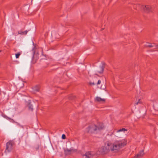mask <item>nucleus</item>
I'll use <instances>...</instances> for the list:
<instances>
[{"mask_svg": "<svg viewBox=\"0 0 158 158\" xmlns=\"http://www.w3.org/2000/svg\"><path fill=\"white\" fill-rule=\"evenodd\" d=\"M28 31L27 30H26L25 31H18V33L19 34L21 35H26Z\"/></svg>", "mask_w": 158, "mask_h": 158, "instance_id": "ddd939ff", "label": "nucleus"}, {"mask_svg": "<svg viewBox=\"0 0 158 158\" xmlns=\"http://www.w3.org/2000/svg\"><path fill=\"white\" fill-rule=\"evenodd\" d=\"M104 64H102V65L100 66L97 70V72L99 74L102 73L104 69Z\"/></svg>", "mask_w": 158, "mask_h": 158, "instance_id": "0eeeda50", "label": "nucleus"}, {"mask_svg": "<svg viewBox=\"0 0 158 158\" xmlns=\"http://www.w3.org/2000/svg\"><path fill=\"white\" fill-rule=\"evenodd\" d=\"M21 52H19L18 53L15 54V57L16 58H19L20 55H21Z\"/></svg>", "mask_w": 158, "mask_h": 158, "instance_id": "dca6fc26", "label": "nucleus"}, {"mask_svg": "<svg viewBox=\"0 0 158 158\" xmlns=\"http://www.w3.org/2000/svg\"><path fill=\"white\" fill-rule=\"evenodd\" d=\"M71 151L72 149H69L67 148L64 151L66 154H69L70 153V152Z\"/></svg>", "mask_w": 158, "mask_h": 158, "instance_id": "4468645a", "label": "nucleus"}, {"mask_svg": "<svg viewBox=\"0 0 158 158\" xmlns=\"http://www.w3.org/2000/svg\"><path fill=\"white\" fill-rule=\"evenodd\" d=\"M127 131V129L124 128H123L120 129L118 130L117 132H119L121 131L125 132V131Z\"/></svg>", "mask_w": 158, "mask_h": 158, "instance_id": "2eb2a0df", "label": "nucleus"}, {"mask_svg": "<svg viewBox=\"0 0 158 158\" xmlns=\"http://www.w3.org/2000/svg\"><path fill=\"white\" fill-rule=\"evenodd\" d=\"M143 8L144 11L146 13H148L152 11L151 7L150 6H143Z\"/></svg>", "mask_w": 158, "mask_h": 158, "instance_id": "6e6552de", "label": "nucleus"}, {"mask_svg": "<svg viewBox=\"0 0 158 158\" xmlns=\"http://www.w3.org/2000/svg\"><path fill=\"white\" fill-rule=\"evenodd\" d=\"M147 47L152 48L154 47L153 45H152L151 44L148 43V44L146 46Z\"/></svg>", "mask_w": 158, "mask_h": 158, "instance_id": "f3484780", "label": "nucleus"}, {"mask_svg": "<svg viewBox=\"0 0 158 158\" xmlns=\"http://www.w3.org/2000/svg\"><path fill=\"white\" fill-rule=\"evenodd\" d=\"M1 52V50H0V52Z\"/></svg>", "mask_w": 158, "mask_h": 158, "instance_id": "b1692460", "label": "nucleus"}, {"mask_svg": "<svg viewBox=\"0 0 158 158\" xmlns=\"http://www.w3.org/2000/svg\"><path fill=\"white\" fill-rule=\"evenodd\" d=\"M110 150V147L107 144L106 146L102 147L99 149V151L102 154H106Z\"/></svg>", "mask_w": 158, "mask_h": 158, "instance_id": "20e7f679", "label": "nucleus"}, {"mask_svg": "<svg viewBox=\"0 0 158 158\" xmlns=\"http://www.w3.org/2000/svg\"><path fill=\"white\" fill-rule=\"evenodd\" d=\"M94 156L93 153L91 152H86L85 154L83 155L84 158H92Z\"/></svg>", "mask_w": 158, "mask_h": 158, "instance_id": "423d86ee", "label": "nucleus"}, {"mask_svg": "<svg viewBox=\"0 0 158 158\" xmlns=\"http://www.w3.org/2000/svg\"><path fill=\"white\" fill-rule=\"evenodd\" d=\"M40 87L39 85H36L35 86H34L33 88V91L34 92L39 91L40 89Z\"/></svg>", "mask_w": 158, "mask_h": 158, "instance_id": "f8f14e48", "label": "nucleus"}, {"mask_svg": "<svg viewBox=\"0 0 158 158\" xmlns=\"http://www.w3.org/2000/svg\"><path fill=\"white\" fill-rule=\"evenodd\" d=\"M101 83V81L100 80H99L97 84L99 85V84H100Z\"/></svg>", "mask_w": 158, "mask_h": 158, "instance_id": "aec40b11", "label": "nucleus"}, {"mask_svg": "<svg viewBox=\"0 0 158 158\" xmlns=\"http://www.w3.org/2000/svg\"><path fill=\"white\" fill-rule=\"evenodd\" d=\"M141 103V101L140 100V99H139L138 101L136 102L135 103V105H138L139 103Z\"/></svg>", "mask_w": 158, "mask_h": 158, "instance_id": "a211bd4d", "label": "nucleus"}, {"mask_svg": "<svg viewBox=\"0 0 158 158\" xmlns=\"http://www.w3.org/2000/svg\"><path fill=\"white\" fill-rule=\"evenodd\" d=\"M89 84L90 85H95V84L94 82L93 83H91V82L89 83Z\"/></svg>", "mask_w": 158, "mask_h": 158, "instance_id": "412c9836", "label": "nucleus"}, {"mask_svg": "<svg viewBox=\"0 0 158 158\" xmlns=\"http://www.w3.org/2000/svg\"><path fill=\"white\" fill-rule=\"evenodd\" d=\"M144 154L143 150L141 151L136 155L134 156V158H141L144 156Z\"/></svg>", "mask_w": 158, "mask_h": 158, "instance_id": "1a4fd4ad", "label": "nucleus"}, {"mask_svg": "<svg viewBox=\"0 0 158 158\" xmlns=\"http://www.w3.org/2000/svg\"><path fill=\"white\" fill-rule=\"evenodd\" d=\"M69 99H73V98H70V97H69Z\"/></svg>", "mask_w": 158, "mask_h": 158, "instance_id": "5701e85b", "label": "nucleus"}, {"mask_svg": "<svg viewBox=\"0 0 158 158\" xmlns=\"http://www.w3.org/2000/svg\"><path fill=\"white\" fill-rule=\"evenodd\" d=\"M104 128V126L102 123H100L98 126L92 124L89 126L87 128V131L88 133H97L99 131L103 130Z\"/></svg>", "mask_w": 158, "mask_h": 158, "instance_id": "f03ea898", "label": "nucleus"}, {"mask_svg": "<svg viewBox=\"0 0 158 158\" xmlns=\"http://www.w3.org/2000/svg\"><path fill=\"white\" fill-rule=\"evenodd\" d=\"M126 144V141L125 140H116L113 144L110 142L108 143V145L110 147V150L111 151L118 150L124 147Z\"/></svg>", "mask_w": 158, "mask_h": 158, "instance_id": "f257e3e1", "label": "nucleus"}, {"mask_svg": "<svg viewBox=\"0 0 158 158\" xmlns=\"http://www.w3.org/2000/svg\"><path fill=\"white\" fill-rule=\"evenodd\" d=\"M95 101L98 102H104L105 101V99L97 97L95 99Z\"/></svg>", "mask_w": 158, "mask_h": 158, "instance_id": "9d476101", "label": "nucleus"}, {"mask_svg": "<svg viewBox=\"0 0 158 158\" xmlns=\"http://www.w3.org/2000/svg\"><path fill=\"white\" fill-rule=\"evenodd\" d=\"M62 138L63 139H64L66 138V136L64 134H63L62 136Z\"/></svg>", "mask_w": 158, "mask_h": 158, "instance_id": "6ab92c4d", "label": "nucleus"}, {"mask_svg": "<svg viewBox=\"0 0 158 158\" xmlns=\"http://www.w3.org/2000/svg\"><path fill=\"white\" fill-rule=\"evenodd\" d=\"M27 106L28 107L29 110L32 111L33 110V106L31 104V101H29L28 102V104L27 105Z\"/></svg>", "mask_w": 158, "mask_h": 158, "instance_id": "9b49d317", "label": "nucleus"}, {"mask_svg": "<svg viewBox=\"0 0 158 158\" xmlns=\"http://www.w3.org/2000/svg\"><path fill=\"white\" fill-rule=\"evenodd\" d=\"M14 142L12 141H10L6 143V151H10L12 148L14 144Z\"/></svg>", "mask_w": 158, "mask_h": 158, "instance_id": "39448f33", "label": "nucleus"}, {"mask_svg": "<svg viewBox=\"0 0 158 158\" xmlns=\"http://www.w3.org/2000/svg\"><path fill=\"white\" fill-rule=\"evenodd\" d=\"M35 48V47H34L32 49V51L34 54L32 58V62L33 64L35 63L39 58V54L38 52L36 53Z\"/></svg>", "mask_w": 158, "mask_h": 158, "instance_id": "7ed1b4c3", "label": "nucleus"}, {"mask_svg": "<svg viewBox=\"0 0 158 158\" xmlns=\"http://www.w3.org/2000/svg\"><path fill=\"white\" fill-rule=\"evenodd\" d=\"M156 48H158V44L156 46Z\"/></svg>", "mask_w": 158, "mask_h": 158, "instance_id": "4be33fe9", "label": "nucleus"}]
</instances>
